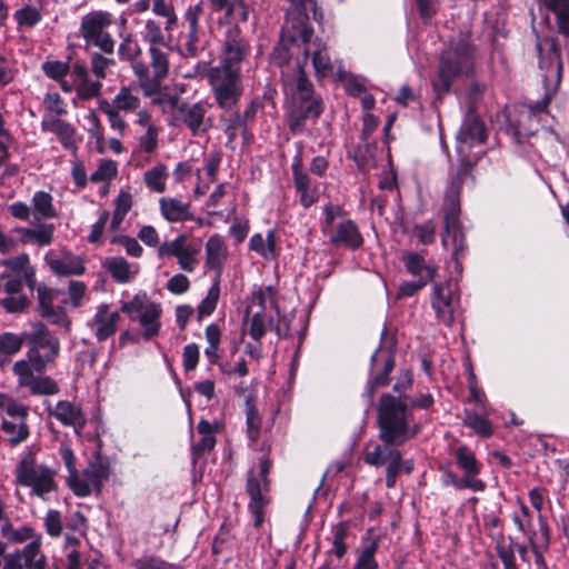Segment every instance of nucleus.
Here are the masks:
<instances>
[{
	"label": "nucleus",
	"instance_id": "nucleus-25",
	"mask_svg": "<svg viewBox=\"0 0 569 569\" xmlns=\"http://www.w3.org/2000/svg\"><path fill=\"white\" fill-rule=\"evenodd\" d=\"M293 183L305 208L311 207L318 200V188L311 186L308 173L303 170L302 159L296 156L292 162Z\"/></svg>",
	"mask_w": 569,
	"mask_h": 569
},
{
	"label": "nucleus",
	"instance_id": "nucleus-34",
	"mask_svg": "<svg viewBox=\"0 0 569 569\" xmlns=\"http://www.w3.org/2000/svg\"><path fill=\"white\" fill-rule=\"evenodd\" d=\"M330 241L335 246L358 249L362 244L363 239L357 226L351 220H343L337 226L336 232L331 236Z\"/></svg>",
	"mask_w": 569,
	"mask_h": 569
},
{
	"label": "nucleus",
	"instance_id": "nucleus-11",
	"mask_svg": "<svg viewBox=\"0 0 569 569\" xmlns=\"http://www.w3.org/2000/svg\"><path fill=\"white\" fill-rule=\"evenodd\" d=\"M274 305V291L271 287L258 288L252 291L247 307L248 332L254 341H260L267 329L272 323V317L267 315V309Z\"/></svg>",
	"mask_w": 569,
	"mask_h": 569
},
{
	"label": "nucleus",
	"instance_id": "nucleus-27",
	"mask_svg": "<svg viewBox=\"0 0 569 569\" xmlns=\"http://www.w3.org/2000/svg\"><path fill=\"white\" fill-rule=\"evenodd\" d=\"M54 229L52 223H39L33 228L14 227L11 229V233L18 236L19 243L46 247L53 242Z\"/></svg>",
	"mask_w": 569,
	"mask_h": 569
},
{
	"label": "nucleus",
	"instance_id": "nucleus-28",
	"mask_svg": "<svg viewBox=\"0 0 569 569\" xmlns=\"http://www.w3.org/2000/svg\"><path fill=\"white\" fill-rule=\"evenodd\" d=\"M202 13V6L198 3L193 7H189L184 13V20L188 24V32L186 36V51L189 56H197L201 49L200 43V26L199 19Z\"/></svg>",
	"mask_w": 569,
	"mask_h": 569
},
{
	"label": "nucleus",
	"instance_id": "nucleus-46",
	"mask_svg": "<svg viewBox=\"0 0 569 569\" xmlns=\"http://www.w3.org/2000/svg\"><path fill=\"white\" fill-rule=\"evenodd\" d=\"M441 481L445 486L453 487L456 490L469 489L473 492H482L486 489L485 481H469L463 477H458L449 469L442 470Z\"/></svg>",
	"mask_w": 569,
	"mask_h": 569
},
{
	"label": "nucleus",
	"instance_id": "nucleus-22",
	"mask_svg": "<svg viewBox=\"0 0 569 569\" xmlns=\"http://www.w3.org/2000/svg\"><path fill=\"white\" fill-rule=\"evenodd\" d=\"M140 53L141 48L138 42L132 39L131 34H126L119 44L118 54L120 59L131 62L132 71L139 80L144 96H150V91L147 89V83L150 81V71L146 63L138 60Z\"/></svg>",
	"mask_w": 569,
	"mask_h": 569
},
{
	"label": "nucleus",
	"instance_id": "nucleus-8",
	"mask_svg": "<svg viewBox=\"0 0 569 569\" xmlns=\"http://www.w3.org/2000/svg\"><path fill=\"white\" fill-rule=\"evenodd\" d=\"M295 46H305V54L306 57H311L312 67L318 79L329 78L337 73V68L331 61L327 43L319 38H315L312 40V34L306 42H290L287 47L281 46L280 41L279 46L274 49L273 60L278 64L286 62L291 56V49Z\"/></svg>",
	"mask_w": 569,
	"mask_h": 569
},
{
	"label": "nucleus",
	"instance_id": "nucleus-5",
	"mask_svg": "<svg viewBox=\"0 0 569 569\" xmlns=\"http://www.w3.org/2000/svg\"><path fill=\"white\" fill-rule=\"evenodd\" d=\"M98 106L99 110L107 116L110 128L121 137L128 128L124 114H136L137 118L139 112L148 111L141 108L138 89L129 86L121 87L111 101L100 99Z\"/></svg>",
	"mask_w": 569,
	"mask_h": 569
},
{
	"label": "nucleus",
	"instance_id": "nucleus-29",
	"mask_svg": "<svg viewBox=\"0 0 569 569\" xmlns=\"http://www.w3.org/2000/svg\"><path fill=\"white\" fill-rule=\"evenodd\" d=\"M48 411L64 426L82 428L86 423L81 408L66 400L58 401L53 407H48Z\"/></svg>",
	"mask_w": 569,
	"mask_h": 569
},
{
	"label": "nucleus",
	"instance_id": "nucleus-17",
	"mask_svg": "<svg viewBox=\"0 0 569 569\" xmlns=\"http://www.w3.org/2000/svg\"><path fill=\"white\" fill-rule=\"evenodd\" d=\"M284 87L287 90H296L295 94L301 102V110L305 117H318L321 113L320 102L310 99L312 84L307 79L303 66L298 63L293 76H284Z\"/></svg>",
	"mask_w": 569,
	"mask_h": 569
},
{
	"label": "nucleus",
	"instance_id": "nucleus-51",
	"mask_svg": "<svg viewBox=\"0 0 569 569\" xmlns=\"http://www.w3.org/2000/svg\"><path fill=\"white\" fill-rule=\"evenodd\" d=\"M147 89L150 91L149 98H151V103L153 106H158L161 109L162 113H168L169 117L173 114V111L179 106V98L176 94H170L167 92H157L152 93L151 82L147 83Z\"/></svg>",
	"mask_w": 569,
	"mask_h": 569
},
{
	"label": "nucleus",
	"instance_id": "nucleus-56",
	"mask_svg": "<svg viewBox=\"0 0 569 569\" xmlns=\"http://www.w3.org/2000/svg\"><path fill=\"white\" fill-rule=\"evenodd\" d=\"M220 296V288L219 283L214 282L208 290L207 296L201 300L200 305L198 306V317L203 318L207 316H210L218 303Z\"/></svg>",
	"mask_w": 569,
	"mask_h": 569
},
{
	"label": "nucleus",
	"instance_id": "nucleus-62",
	"mask_svg": "<svg viewBox=\"0 0 569 569\" xmlns=\"http://www.w3.org/2000/svg\"><path fill=\"white\" fill-rule=\"evenodd\" d=\"M43 523L46 531L50 537H60L62 532V516L58 510H48L43 519Z\"/></svg>",
	"mask_w": 569,
	"mask_h": 569
},
{
	"label": "nucleus",
	"instance_id": "nucleus-2",
	"mask_svg": "<svg viewBox=\"0 0 569 569\" xmlns=\"http://www.w3.org/2000/svg\"><path fill=\"white\" fill-rule=\"evenodd\" d=\"M475 59L476 50L470 34L461 33L441 56L438 79L433 82L436 90L447 92L455 78L469 76L473 71Z\"/></svg>",
	"mask_w": 569,
	"mask_h": 569
},
{
	"label": "nucleus",
	"instance_id": "nucleus-59",
	"mask_svg": "<svg viewBox=\"0 0 569 569\" xmlns=\"http://www.w3.org/2000/svg\"><path fill=\"white\" fill-rule=\"evenodd\" d=\"M437 269H428V276L421 277L416 281H406L399 287V295L403 297H411L423 288L428 282L435 279Z\"/></svg>",
	"mask_w": 569,
	"mask_h": 569
},
{
	"label": "nucleus",
	"instance_id": "nucleus-10",
	"mask_svg": "<svg viewBox=\"0 0 569 569\" xmlns=\"http://www.w3.org/2000/svg\"><path fill=\"white\" fill-rule=\"evenodd\" d=\"M112 14L108 11H91L81 18L79 34L87 47H97L102 52L111 54L114 50V40L108 32L112 24Z\"/></svg>",
	"mask_w": 569,
	"mask_h": 569
},
{
	"label": "nucleus",
	"instance_id": "nucleus-20",
	"mask_svg": "<svg viewBox=\"0 0 569 569\" xmlns=\"http://www.w3.org/2000/svg\"><path fill=\"white\" fill-rule=\"evenodd\" d=\"M44 261L50 270L60 277L81 276L86 272V258L73 254L70 250H61L60 253L49 251Z\"/></svg>",
	"mask_w": 569,
	"mask_h": 569
},
{
	"label": "nucleus",
	"instance_id": "nucleus-4",
	"mask_svg": "<svg viewBox=\"0 0 569 569\" xmlns=\"http://www.w3.org/2000/svg\"><path fill=\"white\" fill-rule=\"evenodd\" d=\"M459 182L456 180L451 181L449 191L445 197L443 204V224L445 234L442 236V246L446 249H451L452 258L456 261V268L461 270L459 263L460 257L467 251L466 236L462 226L459 221L460 202L458 198Z\"/></svg>",
	"mask_w": 569,
	"mask_h": 569
},
{
	"label": "nucleus",
	"instance_id": "nucleus-54",
	"mask_svg": "<svg viewBox=\"0 0 569 569\" xmlns=\"http://www.w3.org/2000/svg\"><path fill=\"white\" fill-rule=\"evenodd\" d=\"M102 82L100 80L84 79L76 84L77 97L80 100H91L100 96Z\"/></svg>",
	"mask_w": 569,
	"mask_h": 569
},
{
	"label": "nucleus",
	"instance_id": "nucleus-1",
	"mask_svg": "<svg viewBox=\"0 0 569 569\" xmlns=\"http://www.w3.org/2000/svg\"><path fill=\"white\" fill-rule=\"evenodd\" d=\"M378 423L382 443L367 449L363 461L373 467L402 463L400 451L392 446L403 445L419 431L411 420L407 401L401 396L383 395L378 406Z\"/></svg>",
	"mask_w": 569,
	"mask_h": 569
},
{
	"label": "nucleus",
	"instance_id": "nucleus-48",
	"mask_svg": "<svg viewBox=\"0 0 569 569\" xmlns=\"http://www.w3.org/2000/svg\"><path fill=\"white\" fill-rule=\"evenodd\" d=\"M152 12L164 19V30L171 32L178 24L174 7L168 0H152Z\"/></svg>",
	"mask_w": 569,
	"mask_h": 569
},
{
	"label": "nucleus",
	"instance_id": "nucleus-52",
	"mask_svg": "<svg viewBox=\"0 0 569 569\" xmlns=\"http://www.w3.org/2000/svg\"><path fill=\"white\" fill-rule=\"evenodd\" d=\"M13 17L18 26L24 28H33L41 21L42 13L39 8L27 4L17 10Z\"/></svg>",
	"mask_w": 569,
	"mask_h": 569
},
{
	"label": "nucleus",
	"instance_id": "nucleus-55",
	"mask_svg": "<svg viewBox=\"0 0 569 569\" xmlns=\"http://www.w3.org/2000/svg\"><path fill=\"white\" fill-rule=\"evenodd\" d=\"M0 410L6 412L4 419H26L28 416V408L17 403L7 395H0Z\"/></svg>",
	"mask_w": 569,
	"mask_h": 569
},
{
	"label": "nucleus",
	"instance_id": "nucleus-23",
	"mask_svg": "<svg viewBox=\"0 0 569 569\" xmlns=\"http://www.w3.org/2000/svg\"><path fill=\"white\" fill-rule=\"evenodd\" d=\"M249 52L248 42L240 36V29L231 27L226 36L224 58L218 67H228L237 69L236 64L241 62Z\"/></svg>",
	"mask_w": 569,
	"mask_h": 569
},
{
	"label": "nucleus",
	"instance_id": "nucleus-40",
	"mask_svg": "<svg viewBox=\"0 0 569 569\" xmlns=\"http://www.w3.org/2000/svg\"><path fill=\"white\" fill-rule=\"evenodd\" d=\"M1 536L7 539L9 542L13 543H22L28 540L34 541L37 537H39V541L42 542V535L37 532L33 527L30 525H23L19 528H14L10 522H4L2 530L0 531Z\"/></svg>",
	"mask_w": 569,
	"mask_h": 569
},
{
	"label": "nucleus",
	"instance_id": "nucleus-12",
	"mask_svg": "<svg viewBox=\"0 0 569 569\" xmlns=\"http://www.w3.org/2000/svg\"><path fill=\"white\" fill-rule=\"evenodd\" d=\"M270 461L261 457L258 470L251 469L248 475L247 491L250 496L249 509L254 517V526L259 527L263 521V509L269 503L268 472Z\"/></svg>",
	"mask_w": 569,
	"mask_h": 569
},
{
	"label": "nucleus",
	"instance_id": "nucleus-45",
	"mask_svg": "<svg viewBox=\"0 0 569 569\" xmlns=\"http://www.w3.org/2000/svg\"><path fill=\"white\" fill-rule=\"evenodd\" d=\"M377 550L378 541L376 539L363 540L353 569H377L378 562L375 558Z\"/></svg>",
	"mask_w": 569,
	"mask_h": 569
},
{
	"label": "nucleus",
	"instance_id": "nucleus-41",
	"mask_svg": "<svg viewBox=\"0 0 569 569\" xmlns=\"http://www.w3.org/2000/svg\"><path fill=\"white\" fill-rule=\"evenodd\" d=\"M463 422L480 437L489 438L493 432L486 409H483L481 412L467 409L465 411Z\"/></svg>",
	"mask_w": 569,
	"mask_h": 569
},
{
	"label": "nucleus",
	"instance_id": "nucleus-61",
	"mask_svg": "<svg viewBox=\"0 0 569 569\" xmlns=\"http://www.w3.org/2000/svg\"><path fill=\"white\" fill-rule=\"evenodd\" d=\"M84 120H86V130L88 131L90 138L94 139L97 144H102L103 142V129H102V124H101V121L98 117V114L96 113L94 110H90L86 116H84Z\"/></svg>",
	"mask_w": 569,
	"mask_h": 569
},
{
	"label": "nucleus",
	"instance_id": "nucleus-30",
	"mask_svg": "<svg viewBox=\"0 0 569 569\" xmlns=\"http://www.w3.org/2000/svg\"><path fill=\"white\" fill-rule=\"evenodd\" d=\"M172 50H168L162 46H150L148 48V54L150 57V82L159 84L169 72V53Z\"/></svg>",
	"mask_w": 569,
	"mask_h": 569
},
{
	"label": "nucleus",
	"instance_id": "nucleus-33",
	"mask_svg": "<svg viewBox=\"0 0 569 569\" xmlns=\"http://www.w3.org/2000/svg\"><path fill=\"white\" fill-rule=\"evenodd\" d=\"M249 249L267 261L278 257L277 237L274 230H268L266 234L254 233L249 240Z\"/></svg>",
	"mask_w": 569,
	"mask_h": 569
},
{
	"label": "nucleus",
	"instance_id": "nucleus-44",
	"mask_svg": "<svg viewBox=\"0 0 569 569\" xmlns=\"http://www.w3.org/2000/svg\"><path fill=\"white\" fill-rule=\"evenodd\" d=\"M32 209L36 218L53 219L57 217V211L53 206V198L49 192L37 191L33 193Z\"/></svg>",
	"mask_w": 569,
	"mask_h": 569
},
{
	"label": "nucleus",
	"instance_id": "nucleus-64",
	"mask_svg": "<svg viewBox=\"0 0 569 569\" xmlns=\"http://www.w3.org/2000/svg\"><path fill=\"white\" fill-rule=\"evenodd\" d=\"M114 63L116 61L113 59L107 58L98 52L93 53L90 60L91 71L100 81L107 77V69Z\"/></svg>",
	"mask_w": 569,
	"mask_h": 569
},
{
	"label": "nucleus",
	"instance_id": "nucleus-53",
	"mask_svg": "<svg viewBox=\"0 0 569 569\" xmlns=\"http://www.w3.org/2000/svg\"><path fill=\"white\" fill-rule=\"evenodd\" d=\"M247 432L251 441H256L260 436L261 418L254 403L248 399L246 401Z\"/></svg>",
	"mask_w": 569,
	"mask_h": 569
},
{
	"label": "nucleus",
	"instance_id": "nucleus-63",
	"mask_svg": "<svg viewBox=\"0 0 569 569\" xmlns=\"http://www.w3.org/2000/svg\"><path fill=\"white\" fill-rule=\"evenodd\" d=\"M187 234H179L173 240H166L160 243L157 248V256L159 259H166L170 257H174L178 254V251L183 243Z\"/></svg>",
	"mask_w": 569,
	"mask_h": 569
},
{
	"label": "nucleus",
	"instance_id": "nucleus-50",
	"mask_svg": "<svg viewBox=\"0 0 569 569\" xmlns=\"http://www.w3.org/2000/svg\"><path fill=\"white\" fill-rule=\"evenodd\" d=\"M348 537V526L345 522L337 523L331 530V548L329 552L341 559L348 550L346 539Z\"/></svg>",
	"mask_w": 569,
	"mask_h": 569
},
{
	"label": "nucleus",
	"instance_id": "nucleus-35",
	"mask_svg": "<svg viewBox=\"0 0 569 569\" xmlns=\"http://www.w3.org/2000/svg\"><path fill=\"white\" fill-rule=\"evenodd\" d=\"M102 267L119 283L129 282L138 273V266L130 264L123 257H108L102 261Z\"/></svg>",
	"mask_w": 569,
	"mask_h": 569
},
{
	"label": "nucleus",
	"instance_id": "nucleus-60",
	"mask_svg": "<svg viewBox=\"0 0 569 569\" xmlns=\"http://www.w3.org/2000/svg\"><path fill=\"white\" fill-rule=\"evenodd\" d=\"M406 266L408 271L413 276H428V269H437L433 266L426 264L422 256L411 252L406 256Z\"/></svg>",
	"mask_w": 569,
	"mask_h": 569
},
{
	"label": "nucleus",
	"instance_id": "nucleus-58",
	"mask_svg": "<svg viewBox=\"0 0 569 569\" xmlns=\"http://www.w3.org/2000/svg\"><path fill=\"white\" fill-rule=\"evenodd\" d=\"M118 173L117 162L110 159L102 160L97 170L91 174L90 179L92 182H104L108 183Z\"/></svg>",
	"mask_w": 569,
	"mask_h": 569
},
{
	"label": "nucleus",
	"instance_id": "nucleus-31",
	"mask_svg": "<svg viewBox=\"0 0 569 569\" xmlns=\"http://www.w3.org/2000/svg\"><path fill=\"white\" fill-rule=\"evenodd\" d=\"M457 467L462 471V477L469 481H482L478 476L481 471V462L475 452L467 446L458 447L455 452Z\"/></svg>",
	"mask_w": 569,
	"mask_h": 569
},
{
	"label": "nucleus",
	"instance_id": "nucleus-21",
	"mask_svg": "<svg viewBox=\"0 0 569 569\" xmlns=\"http://www.w3.org/2000/svg\"><path fill=\"white\" fill-rule=\"evenodd\" d=\"M119 321L120 312L107 303H101L96 308L87 326L98 341H104L117 332Z\"/></svg>",
	"mask_w": 569,
	"mask_h": 569
},
{
	"label": "nucleus",
	"instance_id": "nucleus-24",
	"mask_svg": "<svg viewBox=\"0 0 569 569\" xmlns=\"http://www.w3.org/2000/svg\"><path fill=\"white\" fill-rule=\"evenodd\" d=\"M42 129L57 136L60 143L73 153L78 150L79 138L76 129L67 121L52 114H46L41 122Z\"/></svg>",
	"mask_w": 569,
	"mask_h": 569
},
{
	"label": "nucleus",
	"instance_id": "nucleus-37",
	"mask_svg": "<svg viewBox=\"0 0 569 569\" xmlns=\"http://www.w3.org/2000/svg\"><path fill=\"white\" fill-rule=\"evenodd\" d=\"M164 31V27L162 28L158 20L148 18L143 23L140 34L142 40L149 43V47L162 46L168 50H172V47L170 46L171 37L166 36Z\"/></svg>",
	"mask_w": 569,
	"mask_h": 569
},
{
	"label": "nucleus",
	"instance_id": "nucleus-14",
	"mask_svg": "<svg viewBox=\"0 0 569 569\" xmlns=\"http://www.w3.org/2000/svg\"><path fill=\"white\" fill-rule=\"evenodd\" d=\"M485 140L486 131L483 123L477 118H467L457 134V152L463 163L461 172L455 179L459 184L461 183L462 176H466L469 170V163L466 164L465 162L469 161L471 148L476 144H481Z\"/></svg>",
	"mask_w": 569,
	"mask_h": 569
},
{
	"label": "nucleus",
	"instance_id": "nucleus-19",
	"mask_svg": "<svg viewBox=\"0 0 569 569\" xmlns=\"http://www.w3.org/2000/svg\"><path fill=\"white\" fill-rule=\"evenodd\" d=\"M109 476L108 469L101 465L91 463L80 475L79 472L68 478V486L72 492L78 497H87L92 491H99L101 489L103 480Z\"/></svg>",
	"mask_w": 569,
	"mask_h": 569
},
{
	"label": "nucleus",
	"instance_id": "nucleus-47",
	"mask_svg": "<svg viewBox=\"0 0 569 569\" xmlns=\"http://www.w3.org/2000/svg\"><path fill=\"white\" fill-rule=\"evenodd\" d=\"M23 345V338L13 332H3L0 335V365L10 357L18 353Z\"/></svg>",
	"mask_w": 569,
	"mask_h": 569
},
{
	"label": "nucleus",
	"instance_id": "nucleus-26",
	"mask_svg": "<svg viewBox=\"0 0 569 569\" xmlns=\"http://www.w3.org/2000/svg\"><path fill=\"white\" fill-rule=\"evenodd\" d=\"M134 123L143 130V132L138 137L141 150L146 153L156 152L159 146L161 128L152 119L151 113L149 111L139 112Z\"/></svg>",
	"mask_w": 569,
	"mask_h": 569
},
{
	"label": "nucleus",
	"instance_id": "nucleus-42",
	"mask_svg": "<svg viewBox=\"0 0 569 569\" xmlns=\"http://www.w3.org/2000/svg\"><path fill=\"white\" fill-rule=\"evenodd\" d=\"M168 178V169L163 163H158L143 173L146 187L156 193H163L166 191Z\"/></svg>",
	"mask_w": 569,
	"mask_h": 569
},
{
	"label": "nucleus",
	"instance_id": "nucleus-9",
	"mask_svg": "<svg viewBox=\"0 0 569 569\" xmlns=\"http://www.w3.org/2000/svg\"><path fill=\"white\" fill-rule=\"evenodd\" d=\"M208 80L217 104L223 110H231L242 94L239 70L212 67L208 71Z\"/></svg>",
	"mask_w": 569,
	"mask_h": 569
},
{
	"label": "nucleus",
	"instance_id": "nucleus-15",
	"mask_svg": "<svg viewBox=\"0 0 569 569\" xmlns=\"http://www.w3.org/2000/svg\"><path fill=\"white\" fill-rule=\"evenodd\" d=\"M19 336L23 338V342L27 341L31 345L29 350H34L42 361L52 363L58 357L59 339L50 333L43 323L34 322L31 325V330L23 331Z\"/></svg>",
	"mask_w": 569,
	"mask_h": 569
},
{
	"label": "nucleus",
	"instance_id": "nucleus-49",
	"mask_svg": "<svg viewBox=\"0 0 569 569\" xmlns=\"http://www.w3.org/2000/svg\"><path fill=\"white\" fill-rule=\"evenodd\" d=\"M2 429L8 440L14 445L24 441L29 436L26 419H3Z\"/></svg>",
	"mask_w": 569,
	"mask_h": 569
},
{
	"label": "nucleus",
	"instance_id": "nucleus-6",
	"mask_svg": "<svg viewBox=\"0 0 569 569\" xmlns=\"http://www.w3.org/2000/svg\"><path fill=\"white\" fill-rule=\"evenodd\" d=\"M120 310L131 321L139 323L144 340L149 341L159 335L162 307L159 302L151 300L147 292L136 293L129 301L121 303Z\"/></svg>",
	"mask_w": 569,
	"mask_h": 569
},
{
	"label": "nucleus",
	"instance_id": "nucleus-16",
	"mask_svg": "<svg viewBox=\"0 0 569 569\" xmlns=\"http://www.w3.org/2000/svg\"><path fill=\"white\" fill-rule=\"evenodd\" d=\"M431 307L436 317L446 326H451L460 308V297L449 283H435L431 293Z\"/></svg>",
	"mask_w": 569,
	"mask_h": 569
},
{
	"label": "nucleus",
	"instance_id": "nucleus-13",
	"mask_svg": "<svg viewBox=\"0 0 569 569\" xmlns=\"http://www.w3.org/2000/svg\"><path fill=\"white\" fill-rule=\"evenodd\" d=\"M210 104L203 101L182 102L168 117L167 122L170 127L184 126L193 137L207 132L212 123L208 117Z\"/></svg>",
	"mask_w": 569,
	"mask_h": 569
},
{
	"label": "nucleus",
	"instance_id": "nucleus-39",
	"mask_svg": "<svg viewBox=\"0 0 569 569\" xmlns=\"http://www.w3.org/2000/svg\"><path fill=\"white\" fill-rule=\"evenodd\" d=\"M200 250V243L190 241L187 236L176 256L180 269L187 272H193L199 263L198 256Z\"/></svg>",
	"mask_w": 569,
	"mask_h": 569
},
{
	"label": "nucleus",
	"instance_id": "nucleus-43",
	"mask_svg": "<svg viewBox=\"0 0 569 569\" xmlns=\"http://www.w3.org/2000/svg\"><path fill=\"white\" fill-rule=\"evenodd\" d=\"M133 204V196L128 189H121L114 199V209L110 227L117 230L124 220Z\"/></svg>",
	"mask_w": 569,
	"mask_h": 569
},
{
	"label": "nucleus",
	"instance_id": "nucleus-7",
	"mask_svg": "<svg viewBox=\"0 0 569 569\" xmlns=\"http://www.w3.org/2000/svg\"><path fill=\"white\" fill-rule=\"evenodd\" d=\"M56 470L24 458L16 469V481L19 486L30 489V495L49 500L58 490Z\"/></svg>",
	"mask_w": 569,
	"mask_h": 569
},
{
	"label": "nucleus",
	"instance_id": "nucleus-3",
	"mask_svg": "<svg viewBox=\"0 0 569 569\" xmlns=\"http://www.w3.org/2000/svg\"><path fill=\"white\" fill-rule=\"evenodd\" d=\"M49 363L42 361L34 350H28L26 358L16 361L12 373L20 387L28 388L34 396H51L59 392L58 383L42 373Z\"/></svg>",
	"mask_w": 569,
	"mask_h": 569
},
{
	"label": "nucleus",
	"instance_id": "nucleus-57",
	"mask_svg": "<svg viewBox=\"0 0 569 569\" xmlns=\"http://www.w3.org/2000/svg\"><path fill=\"white\" fill-rule=\"evenodd\" d=\"M393 367H395V360L389 355L385 361L383 371L381 373L377 375V377L373 380L368 381V385L366 388V393L368 395L370 405L372 403L371 399L376 392V388L379 386L388 385V382H389L388 376L392 371Z\"/></svg>",
	"mask_w": 569,
	"mask_h": 569
},
{
	"label": "nucleus",
	"instance_id": "nucleus-18",
	"mask_svg": "<svg viewBox=\"0 0 569 569\" xmlns=\"http://www.w3.org/2000/svg\"><path fill=\"white\" fill-rule=\"evenodd\" d=\"M39 537L29 541L22 549L14 550L3 557L2 569H46L47 558L41 551Z\"/></svg>",
	"mask_w": 569,
	"mask_h": 569
},
{
	"label": "nucleus",
	"instance_id": "nucleus-38",
	"mask_svg": "<svg viewBox=\"0 0 569 569\" xmlns=\"http://www.w3.org/2000/svg\"><path fill=\"white\" fill-rule=\"evenodd\" d=\"M207 266L210 269L220 270L228 257L224 240L218 236H211L206 243Z\"/></svg>",
	"mask_w": 569,
	"mask_h": 569
},
{
	"label": "nucleus",
	"instance_id": "nucleus-32",
	"mask_svg": "<svg viewBox=\"0 0 569 569\" xmlns=\"http://www.w3.org/2000/svg\"><path fill=\"white\" fill-rule=\"evenodd\" d=\"M161 216L169 222H181L191 218L190 203L172 197L159 200Z\"/></svg>",
	"mask_w": 569,
	"mask_h": 569
},
{
	"label": "nucleus",
	"instance_id": "nucleus-36",
	"mask_svg": "<svg viewBox=\"0 0 569 569\" xmlns=\"http://www.w3.org/2000/svg\"><path fill=\"white\" fill-rule=\"evenodd\" d=\"M0 266L4 268L3 272H8L9 276H18L23 282L30 283L34 278V269L30 264L27 253L7 258L0 262Z\"/></svg>",
	"mask_w": 569,
	"mask_h": 569
}]
</instances>
